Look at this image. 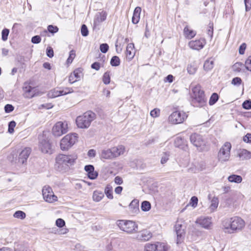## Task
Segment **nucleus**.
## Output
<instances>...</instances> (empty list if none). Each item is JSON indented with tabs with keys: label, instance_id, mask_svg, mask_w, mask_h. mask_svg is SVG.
Instances as JSON below:
<instances>
[{
	"label": "nucleus",
	"instance_id": "nucleus-1",
	"mask_svg": "<svg viewBox=\"0 0 251 251\" xmlns=\"http://www.w3.org/2000/svg\"><path fill=\"white\" fill-rule=\"evenodd\" d=\"M192 91L193 95L192 96V102L194 106L201 107L206 104V98L204 91L201 89L200 85H197L194 87Z\"/></svg>",
	"mask_w": 251,
	"mask_h": 251
},
{
	"label": "nucleus",
	"instance_id": "nucleus-2",
	"mask_svg": "<svg viewBox=\"0 0 251 251\" xmlns=\"http://www.w3.org/2000/svg\"><path fill=\"white\" fill-rule=\"evenodd\" d=\"M76 157L72 155L59 154L56 158V166L60 171H64L74 164Z\"/></svg>",
	"mask_w": 251,
	"mask_h": 251
},
{
	"label": "nucleus",
	"instance_id": "nucleus-3",
	"mask_svg": "<svg viewBox=\"0 0 251 251\" xmlns=\"http://www.w3.org/2000/svg\"><path fill=\"white\" fill-rule=\"evenodd\" d=\"M95 118V114L91 111H88L76 118V124L79 128H87Z\"/></svg>",
	"mask_w": 251,
	"mask_h": 251
},
{
	"label": "nucleus",
	"instance_id": "nucleus-4",
	"mask_svg": "<svg viewBox=\"0 0 251 251\" xmlns=\"http://www.w3.org/2000/svg\"><path fill=\"white\" fill-rule=\"evenodd\" d=\"M77 134L75 133L68 134L60 141V148L62 151H67L72 147L77 141Z\"/></svg>",
	"mask_w": 251,
	"mask_h": 251
},
{
	"label": "nucleus",
	"instance_id": "nucleus-5",
	"mask_svg": "<svg viewBox=\"0 0 251 251\" xmlns=\"http://www.w3.org/2000/svg\"><path fill=\"white\" fill-rule=\"evenodd\" d=\"M231 145L229 142H226L218 152V159L221 162L228 161L230 158Z\"/></svg>",
	"mask_w": 251,
	"mask_h": 251
},
{
	"label": "nucleus",
	"instance_id": "nucleus-6",
	"mask_svg": "<svg viewBox=\"0 0 251 251\" xmlns=\"http://www.w3.org/2000/svg\"><path fill=\"white\" fill-rule=\"evenodd\" d=\"M68 131V126L67 122H58L52 128V134L55 137H59L65 134Z\"/></svg>",
	"mask_w": 251,
	"mask_h": 251
},
{
	"label": "nucleus",
	"instance_id": "nucleus-7",
	"mask_svg": "<svg viewBox=\"0 0 251 251\" xmlns=\"http://www.w3.org/2000/svg\"><path fill=\"white\" fill-rule=\"evenodd\" d=\"M231 231H225L226 232L232 233L241 230L245 226V222L241 218L238 217H234L231 218Z\"/></svg>",
	"mask_w": 251,
	"mask_h": 251
},
{
	"label": "nucleus",
	"instance_id": "nucleus-8",
	"mask_svg": "<svg viewBox=\"0 0 251 251\" xmlns=\"http://www.w3.org/2000/svg\"><path fill=\"white\" fill-rule=\"evenodd\" d=\"M42 194L44 200L48 202L52 203L57 201V196L54 194L52 188L48 185L43 188Z\"/></svg>",
	"mask_w": 251,
	"mask_h": 251
},
{
	"label": "nucleus",
	"instance_id": "nucleus-9",
	"mask_svg": "<svg viewBox=\"0 0 251 251\" xmlns=\"http://www.w3.org/2000/svg\"><path fill=\"white\" fill-rule=\"evenodd\" d=\"M169 247L164 243H148L145 246L144 251H168Z\"/></svg>",
	"mask_w": 251,
	"mask_h": 251
},
{
	"label": "nucleus",
	"instance_id": "nucleus-10",
	"mask_svg": "<svg viewBox=\"0 0 251 251\" xmlns=\"http://www.w3.org/2000/svg\"><path fill=\"white\" fill-rule=\"evenodd\" d=\"M187 115L184 112L175 111L169 117V121L174 124H180L183 122L187 118Z\"/></svg>",
	"mask_w": 251,
	"mask_h": 251
},
{
	"label": "nucleus",
	"instance_id": "nucleus-11",
	"mask_svg": "<svg viewBox=\"0 0 251 251\" xmlns=\"http://www.w3.org/2000/svg\"><path fill=\"white\" fill-rule=\"evenodd\" d=\"M73 89L69 87H65L62 89L56 88L50 90L48 94V96L50 98H54L73 93Z\"/></svg>",
	"mask_w": 251,
	"mask_h": 251
},
{
	"label": "nucleus",
	"instance_id": "nucleus-12",
	"mask_svg": "<svg viewBox=\"0 0 251 251\" xmlns=\"http://www.w3.org/2000/svg\"><path fill=\"white\" fill-rule=\"evenodd\" d=\"M175 230L177 235L176 244L181 243L184 239L185 231L184 227L179 224H176L175 225Z\"/></svg>",
	"mask_w": 251,
	"mask_h": 251
},
{
	"label": "nucleus",
	"instance_id": "nucleus-13",
	"mask_svg": "<svg viewBox=\"0 0 251 251\" xmlns=\"http://www.w3.org/2000/svg\"><path fill=\"white\" fill-rule=\"evenodd\" d=\"M196 223L207 229H210L212 226L211 218L209 217H200L197 219Z\"/></svg>",
	"mask_w": 251,
	"mask_h": 251
},
{
	"label": "nucleus",
	"instance_id": "nucleus-14",
	"mask_svg": "<svg viewBox=\"0 0 251 251\" xmlns=\"http://www.w3.org/2000/svg\"><path fill=\"white\" fill-rule=\"evenodd\" d=\"M191 143L196 147H200L204 144L202 137L198 133H193L190 137Z\"/></svg>",
	"mask_w": 251,
	"mask_h": 251
},
{
	"label": "nucleus",
	"instance_id": "nucleus-15",
	"mask_svg": "<svg viewBox=\"0 0 251 251\" xmlns=\"http://www.w3.org/2000/svg\"><path fill=\"white\" fill-rule=\"evenodd\" d=\"M139 200L134 199L128 206V213L131 216H135L140 212L139 207Z\"/></svg>",
	"mask_w": 251,
	"mask_h": 251
},
{
	"label": "nucleus",
	"instance_id": "nucleus-16",
	"mask_svg": "<svg viewBox=\"0 0 251 251\" xmlns=\"http://www.w3.org/2000/svg\"><path fill=\"white\" fill-rule=\"evenodd\" d=\"M205 44V40L203 39H201L196 40H192L188 43L189 47L195 50H200L202 49Z\"/></svg>",
	"mask_w": 251,
	"mask_h": 251
},
{
	"label": "nucleus",
	"instance_id": "nucleus-17",
	"mask_svg": "<svg viewBox=\"0 0 251 251\" xmlns=\"http://www.w3.org/2000/svg\"><path fill=\"white\" fill-rule=\"evenodd\" d=\"M137 224L133 221L126 220V233L132 234L138 231Z\"/></svg>",
	"mask_w": 251,
	"mask_h": 251
},
{
	"label": "nucleus",
	"instance_id": "nucleus-18",
	"mask_svg": "<svg viewBox=\"0 0 251 251\" xmlns=\"http://www.w3.org/2000/svg\"><path fill=\"white\" fill-rule=\"evenodd\" d=\"M39 147L42 152L44 153H51V146L49 140H43L41 141L39 143Z\"/></svg>",
	"mask_w": 251,
	"mask_h": 251
},
{
	"label": "nucleus",
	"instance_id": "nucleus-19",
	"mask_svg": "<svg viewBox=\"0 0 251 251\" xmlns=\"http://www.w3.org/2000/svg\"><path fill=\"white\" fill-rule=\"evenodd\" d=\"M82 75V69L78 68L75 70L69 77V82L72 84L79 80Z\"/></svg>",
	"mask_w": 251,
	"mask_h": 251
},
{
	"label": "nucleus",
	"instance_id": "nucleus-20",
	"mask_svg": "<svg viewBox=\"0 0 251 251\" xmlns=\"http://www.w3.org/2000/svg\"><path fill=\"white\" fill-rule=\"evenodd\" d=\"M152 233L147 229L141 231L136 236V238L142 241H147L152 237Z\"/></svg>",
	"mask_w": 251,
	"mask_h": 251
},
{
	"label": "nucleus",
	"instance_id": "nucleus-21",
	"mask_svg": "<svg viewBox=\"0 0 251 251\" xmlns=\"http://www.w3.org/2000/svg\"><path fill=\"white\" fill-rule=\"evenodd\" d=\"M31 152V149L29 148H25L20 153L19 156V162L24 164L26 161Z\"/></svg>",
	"mask_w": 251,
	"mask_h": 251
},
{
	"label": "nucleus",
	"instance_id": "nucleus-22",
	"mask_svg": "<svg viewBox=\"0 0 251 251\" xmlns=\"http://www.w3.org/2000/svg\"><path fill=\"white\" fill-rule=\"evenodd\" d=\"M84 170L87 173L88 176L90 179H95L98 176V173L94 171V167L93 165H86Z\"/></svg>",
	"mask_w": 251,
	"mask_h": 251
},
{
	"label": "nucleus",
	"instance_id": "nucleus-23",
	"mask_svg": "<svg viewBox=\"0 0 251 251\" xmlns=\"http://www.w3.org/2000/svg\"><path fill=\"white\" fill-rule=\"evenodd\" d=\"M106 16L107 14L105 12L102 11L101 12L98 13L95 16L94 21V26L96 27L100 23L104 21L106 19Z\"/></svg>",
	"mask_w": 251,
	"mask_h": 251
},
{
	"label": "nucleus",
	"instance_id": "nucleus-24",
	"mask_svg": "<svg viewBox=\"0 0 251 251\" xmlns=\"http://www.w3.org/2000/svg\"><path fill=\"white\" fill-rule=\"evenodd\" d=\"M135 54L134 45L133 43H129L126 46V58L131 59Z\"/></svg>",
	"mask_w": 251,
	"mask_h": 251
},
{
	"label": "nucleus",
	"instance_id": "nucleus-25",
	"mask_svg": "<svg viewBox=\"0 0 251 251\" xmlns=\"http://www.w3.org/2000/svg\"><path fill=\"white\" fill-rule=\"evenodd\" d=\"M238 156L241 160L251 158V152L245 149H240L238 151Z\"/></svg>",
	"mask_w": 251,
	"mask_h": 251
},
{
	"label": "nucleus",
	"instance_id": "nucleus-26",
	"mask_svg": "<svg viewBox=\"0 0 251 251\" xmlns=\"http://www.w3.org/2000/svg\"><path fill=\"white\" fill-rule=\"evenodd\" d=\"M114 158L123 154L125 151V147L123 145H119L111 148Z\"/></svg>",
	"mask_w": 251,
	"mask_h": 251
},
{
	"label": "nucleus",
	"instance_id": "nucleus-27",
	"mask_svg": "<svg viewBox=\"0 0 251 251\" xmlns=\"http://www.w3.org/2000/svg\"><path fill=\"white\" fill-rule=\"evenodd\" d=\"M184 36L188 39H191L196 35V31L190 29L188 25H186L183 29Z\"/></svg>",
	"mask_w": 251,
	"mask_h": 251
},
{
	"label": "nucleus",
	"instance_id": "nucleus-28",
	"mask_svg": "<svg viewBox=\"0 0 251 251\" xmlns=\"http://www.w3.org/2000/svg\"><path fill=\"white\" fill-rule=\"evenodd\" d=\"M36 89L34 87L30 86L25 88V97L28 98H31L36 95L35 91Z\"/></svg>",
	"mask_w": 251,
	"mask_h": 251
},
{
	"label": "nucleus",
	"instance_id": "nucleus-29",
	"mask_svg": "<svg viewBox=\"0 0 251 251\" xmlns=\"http://www.w3.org/2000/svg\"><path fill=\"white\" fill-rule=\"evenodd\" d=\"M100 156L105 159H111L114 158L111 148L107 150H103L101 151Z\"/></svg>",
	"mask_w": 251,
	"mask_h": 251
},
{
	"label": "nucleus",
	"instance_id": "nucleus-30",
	"mask_svg": "<svg viewBox=\"0 0 251 251\" xmlns=\"http://www.w3.org/2000/svg\"><path fill=\"white\" fill-rule=\"evenodd\" d=\"M141 11V9L140 7H137L135 8L132 18V22L134 24H137L139 22Z\"/></svg>",
	"mask_w": 251,
	"mask_h": 251
},
{
	"label": "nucleus",
	"instance_id": "nucleus-31",
	"mask_svg": "<svg viewBox=\"0 0 251 251\" xmlns=\"http://www.w3.org/2000/svg\"><path fill=\"white\" fill-rule=\"evenodd\" d=\"M104 197V194L102 192L95 191L93 193V199L94 201L99 202Z\"/></svg>",
	"mask_w": 251,
	"mask_h": 251
},
{
	"label": "nucleus",
	"instance_id": "nucleus-32",
	"mask_svg": "<svg viewBox=\"0 0 251 251\" xmlns=\"http://www.w3.org/2000/svg\"><path fill=\"white\" fill-rule=\"evenodd\" d=\"M228 180L231 182L239 183L242 181V178L240 176L232 175L228 176Z\"/></svg>",
	"mask_w": 251,
	"mask_h": 251
},
{
	"label": "nucleus",
	"instance_id": "nucleus-33",
	"mask_svg": "<svg viewBox=\"0 0 251 251\" xmlns=\"http://www.w3.org/2000/svg\"><path fill=\"white\" fill-rule=\"evenodd\" d=\"M219 204V200L217 198H213L211 201V204L209 207L210 212L214 211L217 208Z\"/></svg>",
	"mask_w": 251,
	"mask_h": 251
},
{
	"label": "nucleus",
	"instance_id": "nucleus-34",
	"mask_svg": "<svg viewBox=\"0 0 251 251\" xmlns=\"http://www.w3.org/2000/svg\"><path fill=\"white\" fill-rule=\"evenodd\" d=\"M112 190V186L110 184L107 185L104 189L105 194L106 197L109 199H112L113 198Z\"/></svg>",
	"mask_w": 251,
	"mask_h": 251
},
{
	"label": "nucleus",
	"instance_id": "nucleus-35",
	"mask_svg": "<svg viewBox=\"0 0 251 251\" xmlns=\"http://www.w3.org/2000/svg\"><path fill=\"white\" fill-rule=\"evenodd\" d=\"M214 67V61L211 59L206 60L203 65V68L205 71H208Z\"/></svg>",
	"mask_w": 251,
	"mask_h": 251
},
{
	"label": "nucleus",
	"instance_id": "nucleus-36",
	"mask_svg": "<svg viewBox=\"0 0 251 251\" xmlns=\"http://www.w3.org/2000/svg\"><path fill=\"white\" fill-rule=\"evenodd\" d=\"M184 143V139L180 137H176L174 142L175 146L178 148H182Z\"/></svg>",
	"mask_w": 251,
	"mask_h": 251
},
{
	"label": "nucleus",
	"instance_id": "nucleus-37",
	"mask_svg": "<svg viewBox=\"0 0 251 251\" xmlns=\"http://www.w3.org/2000/svg\"><path fill=\"white\" fill-rule=\"evenodd\" d=\"M187 70L190 75H194L197 70V67L195 63H192L188 65Z\"/></svg>",
	"mask_w": 251,
	"mask_h": 251
},
{
	"label": "nucleus",
	"instance_id": "nucleus-38",
	"mask_svg": "<svg viewBox=\"0 0 251 251\" xmlns=\"http://www.w3.org/2000/svg\"><path fill=\"white\" fill-rule=\"evenodd\" d=\"M141 208L143 211H149L151 208V203L147 201H143L141 203Z\"/></svg>",
	"mask_w": 251,
	"mask_h": 251
},
{
	"label": "nucleus",
	"instance_id": "nucleus-39",
	"mask_svg": "<svg viewBox=\"0 0 251 251\" xmlns=\"http://www.w3.org/2000/svg\"><path fill=\"white\" fill-rule=\"evenodd\" d=\"M245 66V64L241 62H236L232 66V69L234 72H240L242 68Z\"/></svg>",
	"mask_w": 251,
	"mask_h": 251
},
{
	"label": "nucleus",
	"instance_id": "nucleus-40",
	"mask_svg": "<svg viewBox=\"0 0 251 251\" xmlns=\"http://www.w3.org/2000/svg\"><path fill=\"white\" fill-rule=\"evenodd\" d=\"M219 96L217 93H214L211 96L209 100V104L210 105H213L218 100Z\"/></svg>",
	"mask_w": 251,
	"mask_h": 251
},
{
	"label": "nucleus",
	"instance_id": "nucleus-41",
	"mask_svg": "<svg viewBox=\"0 0 251 251\" xmlns=\"http://www.w3.org/2000/svg\"><path fill=\"white\" fill-rule=\"evenodd\" d=\"M231 218L229 220H225L223 222V226L224 229L226 230V231H231Z\"/></svg>",
	"mask_w": 251,
	"mask_h": 251
},
{
	"label": "nucleus",
	"instance_id": "nucleus-42",
	"mask_svg": "<svg viewBox=\"0 0 251 251\" xmlns=\"http://www.w3.org/2000/svg\"><path fill=\"white\" fill-rule=\"evenodd\" d=\"M207 34L209 36L210 39L213 37V24L210 23L207 29Z\"/></svg>",
	"mask_w": 251,
	"mask_h": 251
},
{
	"label": "nucleus",
	"instance_id": "nucleus-43",
	"mask_svg": "<svg viewBox=\"0 0 251 251\" xmlns=\"http://www.w3.org/2000/svg\"><path fill=\"white\" fill-rule=\"evenodd\" d=\"M120 60L117 56L112 57L110 61V64L112 66H118L120 65Z\"/></svg>",
	"mask_w": 251,
	"mask_h": 251
},
{
	"label": "nucleus",
	"instance_id": "nucleus-44",
	"mask_svg": "<svg viewBox=\"0 0 251 251\" xmlns=\"http://www.w3.org/2000/svg\"><path fill=\"white\" fill-rule=\"evenodd\" d=\"M9 33V30L7 28H4L1 32V39L3 41H6L8 39Z\"/></svg>",
	"mask_w": 251,
	"mask_h": 251
},
{
	"label": "nucleus",
	"instance_id": "nucleus-45",
	"mask_svg": "<svg viewBox=\"0 0 251 251\" xmlns=\"http://www.w3.org/2000/svg\"><path fill=\"white\" fill-rule=\"evenodd\" d=\"M14 217L15 218H19L21 219H24L25 217V213L22 211H17L14 214Z\"/></svg>",
	"mask_w": 251,
	"mask_h": 251
},
{
	"label": "nucleus",
	"instance_id": "nucleus-46",
	"mask_svg": "<svg viewBox=\"0 0 251 251\" xmlns=\"http://www.w3.org/2000/svg\"><path fill=\"white\" fill-rule=\"evenodd\" d=\"M103 82L105 84H108L110 82L109 72H105L103 75Z\"/></svg>",
	"mask_w": 251,
	"mask_h": 251
},
{
	"label": "nucleus",
	"instance_id": "nucleus-47",
	"mask_svg": "<svg viewBox=\"0 0 251 251\" xmlns=\"http://www.w3.org/2000/svg\"><path fill=\"white\" fill-rule=\"evenodd\" d=\"M75 56V51L74 50H72L70 52V54L67 62L68 64L71 63Z\"/></svg>",
	"mask_w": 251,
	"mask_h": 251
},
{
	"label": "nucleus",
	"instance_id": "nucleus-48",
	"mask_svg": "<svg viewBox=\"0 0 251 251\" xmlns=\"http://www.w3.org/2000/svg\"><path fill=\"white\" fill-rule=\"evenodd\" d=\"M100 49L101 52L105 53L108 50L109 46L107 44L103 43L100 45Z\"/></svg>",
	"mask_w": 251,
	"mask_h": 251
},
{
	"label": "nucleus",
	"instance_id": "nucleus-49",
	"mask_svg": "<svg viewBox=\"0 0 251 251\" xmlns=\"http://www.w3.org/2000/svg\"><path fill=\"white\" fill-rule=\"evenodd\" d=\"M16 122L14 121L10 122L8 124V132L10 133H13L14 132V128L16 126Z\"/></svg>",
	"mask_w": 251,
	"mask_h": 251
},
{
	"label": "nucleus",
	"instance_id": "nucleus-50",
	"mask_svg": "<svg viewBox=\"0 0 251 251\" xmlns=\"http://www.w3.org/2000/svg\"><path fill=\"white\" fill-rule=\"evenodd\" d=\"M117 224L119 228L125 231L126 228V221L124 220H118L117 222Z\"/></svg>",
	"mask_w": 251,
	"mask_h": 251
},
{
	"label": "nucleus",
	"instance_id": "nucleus-51",
	"mask_svg": "<svg viewBox=\"0 0 251 251\" xmlns=\"http://www.w3.org/2000/svg\"><path fill=\"white\" fill-rule=\"evenodd\" d=\"M88 30L85 25H82L81 27V33L83 36H87L88 35Z\"/></svg>",
	"mask_w": 251,
	"mask_h": 251
},
{
	"label": "nucleus",
	"instance_id": "nucleus-52",
	"mask_svg": "<svg viewBox=\"0 0 251 251\" xmlns=\"http://www.w3.org/2000/svg\"><path fill=\"white\" fill-rule=\"evenodd\" d=\"M242 107L247 110L251 109V100H245L242 104Z\"/></svg>",
	"mask_w": 251,
	"mask_h": 251
},
{
	"label": "nucleus",
	"instance_id": "nucleus-53",
	"mask_svg": "<svg viewBox=\"0 0 251 251\" xmlns=\"http://www.w3.org/2000/svg\"><path fill=\"white\" fill-rule=\"evenodd\" d=\"M242 82L241 78L239 77H236L232 79L231 84L234 85H240Z\"/></svg>",
	"mask_w": 251,
	"mask_h": 251
},
{
	"label": "nucleus",
	"instance_id": "nucleus-54",
	"mask_svg": "<svg viewBox=\"0 0 251 251\" xmlns=\"http://www.w3.org/2000/svg\"><path fill=\"white\" fill-rule=\"evenodd\" d=\"M48 31L51 33H54L58 31V28L56 26L49 25L48 26Z\"/></svg>",
	"mask_w": 251,
	"mask_h": 251
},
{
	"label": "nucleus",
	"instance_id": "nucleus-55",
	"mask_svg": "<svg viewBox=\"0 0 251 251\" xmlns=\"http://www.w3.org/2000/svg\"><path fill=\"white\" fill-rule=\"evenodd\" d=\"M245 65L246 69L251 72V56H249L246 60Z\"/></svg>",
	"mask_w": 251,
	"mask_h": 251
},
{
	"label": "nucleus",
	"instance_id": "nucleus-56",
	"mask_svg": "<svg viewBox=\"0 0 251 251\" xmlns=\"http://www.w3.org/2000/svg\"><path fill=\"white\" fill-rule=\"evenodd\" d=\"M55 224L56 226H57L59 227H62L64 226L65 225V222L64 220L61 218H59L56 220Z\"/></svg>",
	"mask_w": 251,
	"mask_h": 251
},
{
	"label": "nucleus",
	"instance_id": "nucleus-57",
	"mask_svg": "<svg viewBox=\"0 0 251 251\" xmlns=\"http://www.w3.org/2000/svg\"><path fill=\"white\" fill-rule=\"evenodd\" d=\"M160 110L158 108H155L151 110L150 112V115L152 117H157L159 115Z\"/></svg>",
	"mask_w": 251,
	"mask_h": 251
},
{
	"label": "nucleus",
	"instance_id": "nucleus-58",
	"mask_svg": "<svg viewBox=\"0 0 251 251\" xmlns=\"http://www.w3.org/2000/svg\"><path fill=\"white\" fill-rule=\"evenodd\" d=\"M198 199L197 197L193 196L190 200V204L194 207H195L198 204Z\"/></svg>",
	"mask_w": 251,
	"mask_h": 251
},
{
	"label": "nucleus",
	"instance_id": "nucleus-59",
	"mask_svg": "<svg viewBox=\"0 0 251 251\" xmlns=\"http://www.w3.org/2000/svg\"><path fill=\"white\" fill-rule=\"evenodd\" d=\"M169 154L167 153V152H165L163 154V155L162 156L161 159V163L162 164H164L165 163L167 162V161L169 159Z\"/></svg>",
	"mask_w": 251,
	"mask_h": 251
},
{
	"label": "nucleus",
	"instance_id": "nucleus-60",
	"mask_svg": "<svg viewBox=\"0 0 251 251\" xmlns=\"http://www.w3.org/2000/svg\"><path fill=\"white\" fill-rule=\"evenodd\" d=\"M14 106L9 104H6L4 106V110L6 113H10L14 110Z\"/></svg>",
	"mask_w": 251,
	"mask_h": 251
},
{
	"label": "nucleus",
	"instance_id": "nucleus-61",
	"mask_svg": "<svg viewBox=\"0 0 251 251\" xmlns=\"http://www.w3.org/2000/svg\"><path fill=\"white\" fill-rule=\"evenodd\" d=\"M41 39L40 36L36 35L31 38V42L33 44H38L41 42Z\"/></svg>",
	"mask_w": 251,
	"mask_h": 251
},
{
	"label": "nucleus",
	"instance_id": "nucleus-62",
	"mask_svg": "<svg viewBox=\"0 0 251 251\" xmlns=\"http://www.w3.org/2000/svg\"><path fill=\"white\" fill-rule=\"evenodd\" d=\"M46 53H47V55L48 57H49L50 58H51L53 56V49L50 47H49L47 48Z\"/></svg>",
	"mask_w": 251,
	"mask_h": 251
},
{
	"label": "nucleus",
	"instance_id": "nucleus-63",
	"mask_svg": "<svg viewBox=\"0 0 251 251\" xmlns=\"http://www.w3.org/2000/svg\"><path fill=\"white\" fill-rule=\"evenodd\" d=\"M251 0H244L246 11H248L251 8Z\"/></svg>",
	"mask_w": 251,
	"mask_h": 251
},
{
	"label": "nucleus",
	"instance_id": "nucleus-64",
	"mask_svg": "<svg viewBox=\"0 0 251 251\" xmlns=\"http://www.w3.org/2000/svg\"><path fill=\"white\" fill-rule=\"evenodd\" d=\"M243 141L246 143H251V134L247 133L245 136H244Z\"/></svg>",
	"mask_w": 251,
	"mask_h": 251
}]
</instances>
